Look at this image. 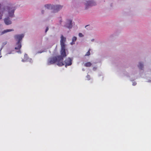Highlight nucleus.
I'll use <instances>...</instances> for the list:
<instances>
[{
  "label": "nucleus",
  "instance_id": "f257e3e1",
  "mask_svg": "<svg viewBox=\"0 0 151 151\" xmlns=\"http://www.w3.org/2000/svg\"><path fill=\"white\" fill-rule=\"evenodd\" d=\"M55 63H56L59 66H62L64 65V62H62V58L60 56L51 57L48 59L47 63L48 65Z\"/></svg>",
  "mask_w": 151,
  "mask_h": 151
},
{
  "label": "nucleus",
  "instance_id": "f03ea898",
  "mask_svg": "<svg viewBox=\"0 0 151 151\" xmlns=\"http://www.w3.org/2000/svg\"><path fill=\"white\" fill-rule=\"evenodd\" d=\"M16 8V6L14 4H9L3 8L2 12L4 13L6 12H8L9 17H14V12Z\"/></svg>",
  "mask_w": 151,
  "mask_h": 151
},
{
  "label": "nucleus",
  "instance_id": "7ed1b4c3",
  "mask_svg": "<svg viewBox=\"0 0 151 151\" xmlns=\"http://www.w3.org/2000/svg\"><path fill=\"white\" fill-rule=\"evenodd\" d=\"M24 35H18L14 36L16 40L17 41L15 47L16 50H20L22 47L21 40L24 37Z\"/></svg>",
  "mask_w": 151,
  "mask_h": 151
},
{
  "label": "nucleus",
  "instance_id": "20e7f679",
  "mask_svg": "<svg viewBox=\"0 0 151 151\" xmlns=\"http://www.w3.org/2000/svg\"><path fill=\"white\" fill-rule=\"evenodd\" d=\"M62 6L59 5H53L50 4H47L45 5V9H53V12H58L60 9H61L62 8Z\"/></svg>",
  "mask_w": 151,
  "mask_h": 151
},
{
  "label": "nucleus",
  "instance_id": "39448f33",
  "mask_svg": "<svg viewBox=\"0 0 151 151\" xmlns=\"http://www.w3.org/2000/svg\"><path fill=\"white\" fill-rule=\"evenodd\" d=\"M60 55H58V56H61L62 58V62H63V58L65 57L66 56V54L65 51V47H61V50L60 51Z\"/></svg>",
  "mask_w": 151,
  "mask_h": 151
},
{
  "label": "nucleus",
  "instance_id": "423d86ee",
  "mask_svg": "<svg viewBox=\"0 0 151 151\" xmlns=\"http://www.w3.org/2000/svg\"><path fill=\"white\" fill-rule=\"evenodd\" d=\"M60 45L61 47H65V43L66 41V38L64 37L63 35H61L60 37Z\"/></svg>",
  "mask_w": 151,
  "mask_h": 151
},
{
  "label": "nucleus",
  "instance_id": "0eeeda50",
  "mask_svg": "<svg viewBox=\"0 0 151 151\" xmlns=\"http://www.w3.org/2000/svg\"><path fill=\"white\" fill-rule=\"evenodd\" d=\"M96 5V3L93 1H88L86 2V9H87L88 6H92Z\"/></svg>",
  "mask_w": 151,
  "mask_h": 151
},
{
  "label": "nucleus",
  "instance_id": "6e6552de",
  "mask_svg": "<svg viewBox=\"0 0 151 151\" xmlns=\"http://www.w3.org/2000/svg\"><path fill=\"white\" fill-rule=\"evenodd\" d=\"M65 67H66L67 66H69L72 64V60L70 58H68L66 59L65 61Z\"/></svg>",
  "mask_w": 151,
  "mask_h": 151
},
{
  "label": "nucleus",
  "instance_id": "1a4fd4ad",
  "mask_svg": "<svg viewBox=\"0 0 151 151\" xmlns=\"http://www.w3.org/2000/svg\"><path fill=\"white\" fill-rule=\"evenodd\" d=\"M72 21L71 20L69 19L67 20V23L65 25L66 26L69 28H71L72 27Z\"/></svg>",
  "mask_w": 151,
  "mask_h": 151
},
{
  "label": "nucleus",
  "instance_id": "9d476101",
  "mask_svg": "<svg viewBox=\"0 0 151 151\" xmlns=\"http://www.w3.org/2000/svg\"><path fill=\"white\" fill-rule=\"evenodd\" d=\"M4 22L6 25H9L12 23V21L9 19V18L8 17L4 19Z\"/></svg>",
  "mask_w": 151,
  "mask_h": 151
},
{
  "label": "nucleus",
  "instance_id": "9b49d317",
  "mask_svg": "<svg viewBox=\"0 0 151 151\" xmlns=\"http://www.w3.org/2000/svg\"><path fill=\"white\" fill-rule=\"evenodd\" d=\"M14 30L13 29H7L5 30H4L3 32L1 33V35H3L4 34L6 33L7 32H10L11 31H12Z\"/></svg>",
  "mask_w": 151,
  "mask_h": 151
},
{
  "label": "nucleus",
  "instance_id": "f8f14e48",
  "mask_svg": "<svg viewBox=\"0 0 151 151\" xmlns=\"http://www.w3.org/2000/svg\"><path fill=\"white\" fill-rule=\"evenodd\" d=\"M28 57L27 54H25L24 55V59L22 60V61L23 62H26L28 59Z\"/></svg>",
  "mask_w": 151,
  "mask_h": 151
},
{
  "label": "nucleus",
  "instance_id": "ddd939ff",
  "mask_svg": "<svg viewBox=\"0 0 151 151\" xmlns=\"http://www.w3.org/2000/svg\"><path fill=\"white\" fill-rule=\"evenodd\" d=\"M77 39L76 37H73L72 38V42L71 43V44L73 45L75 44V42L76 40Z\"/></svg>",
  "mask_w": 151,
  "mask_h": 151
},
{
  "label": "nucleus",
  "instance_id": "4468645a",
  "mask_svg": "<svg viewBox=\"0 0 151 151\" xmlns=\"http://www.w3.org/2000/svg\"><path fill=\"white\" fill-rule=\"evenodd\" d=\"M92 65V64L90 62H88L86 63L85 65L84 66L86 67H90Z\"/></svg>",
  "mask_w": 151,
  "mask_h": 151
},
{
  "label": "nucleus",
  "instance_id": "2eb2a0df",
  "mask_svg": "<svg viewBox=\"0 0 151 151\" xmlns=\"http://www.w3.org/2000/svg\"><path fill=\"white\" fill-rule=\"evenodd\" d=\"M138 67L141 69H142L143 68V65L142 63H139V65L138 66Z\"/></svg>",
  "mask_w": 151,
  "mask_h": 151
},
{
  "label": "nucleus",
  "instance_id": "dca6fc26",
  "mask_svg": "<svg viewBox=\"0 0 151 151\" xmlns=\"http://www.w3.org/2000/svg\"><path fill=\"white\" fill-rule=\"evenodd\" d=\"M90 50L89 49V50L87 52L85 55V56H89L90 55Z\"/></svg>",
  "mask_w": 151,
  "mask_h": 151
},
{
  "label": "nucleus",
  "instance_id": "f3484780",
  "mask_svg": "<svg viewBox=\"0 0 151 151\" xmlns=\"http://www.w3.org/2000/svg\"><path fill=\"white\" fill-rule=\"evenodd\" d=\"M78 35L80 37H82L83 36V35L82 34V33H79Z\"/></svg>",
  "mask_w": 151,
  "mask_h": 151
},
{
  "label": "nucleus",
  "instance_id": "a211bd4d",
  "mask_svg": "<svg viewBox=\"0 0 151 151\" xmlns=\"http://www.w3.org/2000/svg\"><path fill=\"white\" fill-rule=\"evenodd\" d=\"M7 43V41H5L4 42H3L2 43V45L3 46H4L5 45H6Z\"/></svg>",
  "mask_w": 151,
  "mask_h": 151
},
{
  "label": "nucleus",
  "instance_id": "6ab92c4d",
  "mask_svg": "<svg viewBox=\"0 0 151 151\" xmlns=\"http://www.w3.org/2000/svg\"><path fill=\"white\" fill-rule=\"evenodd\" d=\"M48 29H49L48 27H47L45 29V32H46L48 30Z\"/></svg>",
  "mask_w": 151,
  "mask_h": 151
},
{
  "label": "nucleus",
  "instance_id": "aec40b11",
  "mask_svg": "<svg viewBox=\"0 0 151 151\" xmlns=\"http://www.w3.org/2000/svg\"><path fill=\"white\" fill-rule=\"evenodd\" d=\"M137 83L136 82H134L133 83V85L135 86L136 84Z\"/></svg>",
  "mask_w": 151,
  "mask_h": 151
},
{
  "label": "nucleus",
  "instance_id": "412c9836",
  "mask_svg": "<svg viewBox=\"0 0 151 151\" xmlns=\"http://www.w3.org/2000/svg\"><path fill=\"white\" fill-rule=\"evenodd\" d=\"M42 14H43L44 13V10H42Z\"/></svg>",
  "mask_w": 151,
  "mask_h": 151
},
{
  "label": "nucleus",
  "instance_id": "4be33fe9",
  "mask_svg": "<svg viewBox=\"0 0 151 151\" xmlns=\"http://www.w3.org/2000/svg\"><path fill=\"white\" fill-rule=\"evenodd\" d=\"M19 52V53H21V51L20 50H19L18 52Z\"/></svg>",
  "mask_w": 151,
  "mask_h": 151
},
{
  "label": "nucleus",
  "instance_id": "5701e85b",
  "mask_svg": "<svg viewBox=\"0 0 151 151\" xmlns=\"http://www.w3.org/2000/svg\"><path fill=\"white\" fill-rule=\"evenodd\" d=\"M1 4H0V9L1 8Z\"/></svg>",
  "mask_w": 151,
  "mask_h": 151
},
{
  "label": "nucleus",
  "instance_id": "b1692460",
  "mask_svg": "<svg viewBox=\"0 0 151 151\" xmlns=\"http://www.w3.org/2000/svg\"><path fill=\"white\" fill-rule=\"evenodd\" d=\"M39 53H41L42 52H39Z\"/></svg>",
  "mask_w": 151,
  "mask_h": 151
}]
</instances>
